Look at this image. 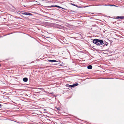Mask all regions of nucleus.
<instances>
[{
	"mask_svg": "<svg viewBox=\"0 0 124 124\" xmlns=\"http://www.w3.org/2000/svg\"><path fill=\"white\" fill-rule=\"evenodd\" d=\"M57 6H58L57 5H54V6L52 5V6H51V7H57Z\"/></svg>",
	"mask_w": 124,
	"mask_h": 124,
	"instance_id": "17",
	"label": "nucleus"
},
{
	"mask_svg": "<svg viewBox=\"0 0 124 124\" xmlns=\"http://www.w3.org/2000/svg\"><path fill=\"white\" fill-rule=\"evenodd\" d=\"M123 56L124 57V54H123Z\"/></svg>",
	"mask_w": 124,
	"mask_h": 124,
	"instance_id": "28",
	"label": "nucleus"
},
{
	"mask_svg": "<svg viewBox=\"0 0 124 124\" xmlns=\"http://www.w3.org/2000/svg\"><path fill=\"white\" fill-rule=\"evenodd\" d=\"M48 61L49 62H57L56 60H48Z\"/></svg>",
	"mask_w": 124,
	"mask_h": 124,
	"instance_id": "4",
	"label": "nucleus"
},
{
	"mask_svg": "<svg viewBox=\"0 0 124 124\" xmlns=\"http://www.w3.org/2000/svg\"><path fill=\"white\" fill-rule=\"evenodd\" d=\"M32 15H33L32 14L30 13H28V15L31 16H32Z\"/></svg>",
	"mask_w": 124,
	"mask_h": 124,
	"instance_id": "15",
	"label": "nucleus"
},
{
	"mask_svg": "<svg viewBox=\"0 0 124 124\" xmlns=\"http://www.w3.org/2000/svg\"><path fill=\"white\" fill-rule=\"evenodd\" d=\"M112 42V41H111V42Z\"/></svg>",
	"mask_w": 124,
	"mask_h": 124,
	"instance_id": "34",
	"label": "nucleus"
},
{
	"mask_svg": "<svg viewBox=\"0 0 124 124\" xmlns=\"http://www.w3.org/2000/svg\"><path fill=\"white\" fill-rule=\"evenodd\" d=\"M57 28L59 29H64L65 28L64 27L60 25H59L57 26Z\"/></svg>",
	"mask_w": 124,
	"mask_h": 124,
	"instance_id": "3",
	"label": "nucleus"
},
{
	"mask_svg": "<svg viewBox=\"0 0 124 124\" xmlns=\"http://www.w3.org/2000/svg\"><path fill=\"white\" fill-rule=\"evenodd\" d=\"M71 5H73V6H75V4H72V3H71Z\"/></svg>",
	"mask_w": 124,
	"mask_h": 124,
	"instance_id": "19",
	"label": "nucleus"
},
{
	"mask_svg": "<svg viewBox=\"0 0 124 124\" xmlns=\"http://www.w3.org/2000/svg\"><path fill=\"white\" fill-rule=\"evenodd\" d=\"M112 42V41H111V42Z\"/></svg>",
	"mask_w": 124,
	"mask_h": 124,
	"instance_id": "35",
	"label": "nucleus"
},
{
	"mask_svg": "<svg viewBox=\"0 0 124 124\" xmlns=\"http://www.w3.org/2000/svg\"><path fill=\"white\" fill-rule=\"evenodd\" d=\"M4 19H6L5 18H4Z\"/></svg>",
	"mask_w": 124,
	"mask_h": 124,
	"instance_id": "29",
	"label": "nucleus"
},
{
	"mask_svg": "<svg viewBox=\"0 0 124 124\" xmlns=\"http://www.w3.org/2000/svg\"><path fill=\"white\" fill-rule=\"evenodd\" d=\"M2 105L0 104V108H2Z\"/></svg>",
	"mask_w": 124,
	"mask_h": 124,
	"instance_id": "20",
	"label": "nucleus"
},
{
	"mask_svg": "<svg viewBox=\"0 0 124 124\" xmlns=\"http://www.w3.org/2000/svg\"><path fill=\"white\" fill-rule=\"evenodd\" d=\"M75 6L76 7H78V8L79 7L77 5H75Z\"/></svg>",
	"mask_w": 124,
	"mask_h": 124,
	"instance_id": "21",
	"label": "nucleus"
},
{
	"mask_svg": "<svg viewBox=\"0 0 124 124\" xmlns=\"http://www.w3.org/2000/svg\"><path fill=\"white\" fill-rule=\"evenodd\" d=\"M87 68L88 69H91L92 68V66L91 65H89L87 66Z\"/></svg>",
	"mask_w": 124,
	"mask_h": 124,
	"instance_id": "7",
	"label": "nucleus"
},
{
	"mask_svg": "<svg viewBox=\"0 0 124 124\" xmlns=\"http://www.w3.org/2000/svg\"><path fill=\"white\" fill-rule=\"evenodd\" d=\"M109 6H116V7H117L118 6H116V5H109Z\"/></svg>",
	"mask_w": 124,
	"mask_h": 124,
	"instance_id": "16",
	"label": "nucleus"
},
{
	"mask_svg": "<svg viewBox=\"0 0 124 124\" xmlns=\"http://www.w3.org/2000/svg\"><path fill=\"white\" fill-rule=\"evenodd\" d=\"M55 108H56V109H57V108H57V107H55Z\"/></svg>",
	"mask_w": 124,
	"mask_h": 124,
	"instance_id": "24",
	"label": "nucleus"
},
{
	"mask_svg": "<svg viewBox=\"0 0 124 124\" xmlns=\"http://www.w3.org/2000/svg\"><path fill=\"white\" fill-rule=\"evenodd\" d=\"M74 87L75 86H76L78 85V83H76L73 84Z\"/></svg>",
	"mask_w": 124,
	"mask_h": 124,
	"instance_id": "11",
	"label": "nucleus"
},
{
	"mask_svg": "<svg viewBox=\"0 0 124 124\" xmlns=\"http://www.w3.org/2000/svg\"><path fill=\"white\" fill-rule=\"evenodd\" d=\"M19 12H20L22 14L24 15V13L25 12V11H19Z\"/></svg>",
	"mask_w": 124,
	"mask_h": 124,
	"instance_id": "8",
	"label": "nucleus"
},
{
	"mask_svg": "<svg viewBox=\"0 0 124 124\" xmlns=\"http://www.w3.org/2000/svg\"><path fill=\"white\" fill-rule=\"evenodd\" d=\"M69 85H69L68 84H66V86L67 87H69Z\"/></svg>",
	"mask_w": 124,
	"mask_h": 124,
	"instance_id": "14",
	"label": "nucleus"
},
{
	"mask_svg": "<svg viewBox=\"0 0 124 124\" xmlns=\"http://www.w3.org/2000/svg\"><path fill=\"white\" fill-rule=\"evenodd\" d=\"M23 81L25 82H27L28 80V79L27 78H23Z\"/></svg>",
	"mask_w": 124,
	"mask_h": 124,
	"instance_id": "5",
	"label": "nucleus"
},
{
	"mask_svg": "<svg viewBox=\"0 0 124 124\" xmlns=\"http://www.w3.org/2000/svg\"><path fill=\"white\" fill-rule=\"evenodd\" d=\"M24 7H25V6H24Z\"/></svg>",
	"mask_w": 124,
	"mask_h": 124,
	"instance_id": "32",
	"label": "nucleus"
},
{
	"mask_svg": "<svg viewBox=\"0 0 124 124\" xmlns=\"http://www.w3.org/2000/svg\"><path fill=\"white\" fill-rule=\"evenodd\" d=\"M62 64H60V65H59V66H62Z\"/></svg>",
	"mask_w": 124,
	"mask_h": 124,
	"instance_id": "23",
	"label": "nucleus"
},
{
	"mask_svg": "<svg viewBox=\"0 0 124 124\" xmlns=\"http://www.w3.org/2000/svg\"><path fill=\"white\" fill-rule=\"evenodd\" d=\"M35 108L36 109V108Z\"/></svg>",
	"mask_w": 124,
	"mask_h": 124,
	"instance_id": "36",
	"label": "nucleus"
},
{
	"mask_svg": "<svg viewBox=\"0 0 124 124\" xmlns=\"http://www.w3.org/2000/svg\"><path fill=\"white\" fill-rule=\"evenodd\" d=\"M93 42L96 45L99 46V47L101 48L102 47V46L101 45L104 44L103 41L102 40L97 39H93Z\"/></svg>",
	"mask_w": 124,
	"mask_h": 124,
	"instance_id": "1",
	"label": "nucleus"
},
{
	"mask_svg": "<svg viewBox=\"0 0 124 124\" xmlns=\"http://www.w3.org/2000/svg\"><path fill=\"white\" fill-rule=\"evenodd\" d=\"M17 108V109H18V108Z\"/></svg>",
	"mask_w": 124,
	"mask_h": 124,
	"instance_id": "31",
	"label": "nucleus"
},
{
	"mask_svg": "<svg viewBox=\"0 0 124 124\" xmlns=\"http://www.w3.org/2000/svg\"><path fill=\"white\" fill-rule=\"evenodd\" d=\"M58 109L59 110H60L61 109Z\"/></svg>",
	"mask_w": 124,
	"mask_h": 124,
	"instance_id": "25",
	"label": "nucleus"
},
{
	"mask_svg": "<svg viewBox=\"0 0 124 124\" xmlns=\"http://www.w3.org/2000/svg\"><path fill=\"white\" fill-rule=\"evenodd\" d=\"M41 90H42V91H43V90H44L42 88H41Z\"/></svg>",
	"mask_w": 124,
	"mask_h": 124,
	"instance_id": "22",
	"label": "nucleus"
},
{
	"mask_svg": "<svg viewBox=\"0 0 124 124\" xmlns=\"http://www.w3.org/2000/svg\"><path fill=\"white\" fill-rule=\"evenodd\" d=\"M108 43L107 42H105V44H104H104L102 45H101V46H102V47H104L105 45L106 46H107L108 45Z\"/></svg>",
	"mask_w": 124,
	"mask_h": 124,
	"instance_id": "6",
	"label": "nucleus"
},
{
	"mask_svg": "<svg viewBox=\"0 0 124 124\" xmlns=\"http://www.w3.org/2000/svg\"><path fill=\"white\" fill-rule=\"evenodd\" d=\"M11 5L12 8H13L15 9L16 10H17V9L16 8H15V7L14 6L12 5Z\"/></svg>",
	"mask_w": 124,
	"mask_h": 124,
	"instance_id": "13",
	"label": "nucleus"
},
{
	"mask_svg": "<svg viewBox=\"0 0 124 124\" xmlns=\"http://www.w3.org/2000/svg\"><path fill=\"white\" fill-rule=\"evenodd\" d=\"M76 34L77 35V36L79 37H80V36H81V35L79 33H76Z\"/></svg>",
	"mask_w": 124,
	"mask_h": 124,
	"instance_id": "9",
	"label": "nucleus"
},
{
	"mask_svg": "<svg viewBox=\"0 0 124 124\" xmlns=\"http://www.w3.org/2000/svg\"><path fill=\"white\" fill-rule=\"evenodd\" d=\"M57 8H62L61 7L58 6H57Z\"/></svg>",
	"mask_w": 124,
	"mask_h": 124,
	"instance_id": "18",
	"label": "nucleus"
},
{
	"mask_svg": "<svg viewBox=\"0 0 124 124\" xmlns=\"http://www.w3.org/2000/svg\"><path fill=\"white\" fill-rule=\"evenodd\" d=\"M46 109H44V111H46Z\"/></svg>",
	"mask_w": 124,
	"mask_h": 124,
	"instance_id": "26",
	"label": "nucleus"
},
{
	"mask_svg": "<svg viewBox=\"0 0 124 124\" xmlns=\"http://www.w3.org/2000/svg\"><path fill=\"white\" fill-rule=\"evenodd\" d=\"M17 13L18 14H19V13Z\"/></svg>",
	"mask_w": 124,
	"mask_h": 124,
	"instance_id": "30",
	"label": "nucleus"
},
{
	"mask_svg": "<svg viewBox=\"0 0 124 124\" xmlns=\"http://www.w3.org/2000/svg\"><path fill=\"white\" fill-rule=\"evenodd\" d=\"M113 18L114 19H116L118 20H120L121 19L123 20L124 19V16H115Z\"/></svg>",
	"mask_w": 124,
	"mask_h": 124,
	"instance_id": "2",
	"label": "nucleus"
},
{
	"mask_svg": "<svg viewBox=\"0 0 124 124\" xmlns=\"http://www.w3.org/2000/svg\"><path fill=\"white\" fill-rule=\"evenodd\" d=\"M24 15H28V13H27V12H25L24 13Z\"/></svg>",
	"mask_w": 124,
	"mask_h": 124,
	"instance_id": "12",
	"label": "nucleus"
},
{
	"mask_svg": "<svg viewBox=\"0 0 124 124\" xmlns=\"http://www.w3.org/2000/svg\"><path fill=\"white\" fill-rule=\"evenodd\" d=\"M69 87H70V88H72V87H74V85L73 84V85H69Z\"/></svg>",
	"mask_w": 124,
	"mask_h": 124,
	"instance_id": "10",
	"label": "nucleus"
},
{
	"mask_svg": "<svg viewBox=\"0 0 124 124\" xmlns=\"http://www.w3.org/2000/svg\"><path fill=\"white\" fill-rule=\"evenodd\" d=\"M112 42V41H111V42Z\"/></svg>",
	"mask_w": 124,
	"mask_h": 124,
	"instance_id": "33",
	"label": "nucleus"
},
{
	"mask_svg": "<svg viewBox=\"0 0 124 124\" xmlns=\"http://www.w3.org/2000/svg\"><path fill=\"white\" fill-rule=\"evenodd\" d=\"M62 8V9H65V8Z\"/></svg>",
	"mask_w": 124,
	"mask_h": 124,
	"instance_id": "27",
	"label": "nucleus"
}]
</instances>
